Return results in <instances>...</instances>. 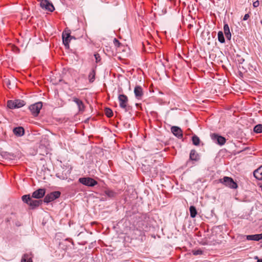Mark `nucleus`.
I'll return each mask as SVG.
<instances>
[{"instance_id":"a211bd4d","label":"nucleus","mask_w":262,"mask_h":262,"mask_svg":"<svg viewBox=\"0 0 262 262\" xmlns=\"http://www.w3.org/2000/svg\"><path fill=\"white\" fill-rule=\"evenodd\" d=\"M189 157L191 160L197 161L199 159V156L195 150H191Z\"/></svg>"},{"instance_id":"f03ea898","label":"nucleus","mask_w":262,"mask_h":262,"mask_svg":"<svg viewBox=\"0 0 262 262\" xmlns=\"http://www.w3.org/2000/svg\"><path fill=\"white\" fill-rule=\"evenodd\" d=\"M220 181L225 186L230 188L235 189L237 187V184L235 182H234V181L231 178L228 177H225L223 179H220Z\"/></svg>"},{"instance_id":"4be33fe9","label":"nucleus","mask_w":262,"mask_h":262,"mask_svg":"<svg viewBox=\"0 0 262 262\" xmlns=\"http://www.w3.org/2000/svg\"><path fill=\"white\" fill-rule=\"evenodd\" d=\"M240 86V91H244L247 90L249 87V85L248 83H239Z\"/></svg>"},{"instance_id":"9d476101","label":"nucleus","mask_w":262,"mask_h":262,"mask_svg":"<svg viewBox=\"0 0 262 262\" xmlns=\"http://www.w3.org/2000/svg\"><path fill=\"white\" fill-rule=\"evenodd\" d=\"M46 190L43 188H40L34 191L32 196L35 199L42 198L45 194Z\"/></svg>"},{"instance_id":"aec40b11","label":"nucleus","mask_w":262,"mask_h":262,"mask_svg":"<svg viewBox=\"0 0 262 262\" xmlns=\"http://www.w3.org/2000/svg\"><path fill=\"white\" fill-rule=\"evenodd\" d=\"M190 216L192 218H194L196 216L197 214V211L195 207L193 206H191L189 208Z\"/></svg>"},{"instance_id":"f257e3e1","label":"nucleus","mask_w":262,"mask_h":262,"mask_svg":"<svg viewBox=\"0 0 262 262\" xmlns=\"http://www.w3.org/2000/svg\"><path fill=\"white\" fill-rule=\"evenodd\" d=\"M25 105L24 100L16 99L14 100H9L7 102V106L11 109L18 108L23 107Z\"/></svg>"},{"instance_id":"4c0bfd02","label":"nucleus","mask_w":262,"mask_h":262,"mask_svg":"<svg viewBox=\"0 0 262 262\" xmlns=\"http://www.w3.org/2000/svg\"><path fill=\"white\" fill-rule=\"evenodd\" d=\"M11 83H7V87L9 89H11V87H10V85H11Z\"/></svg>"},{"instance_id":"a878e982","label":"nucleus","mask_w":262,"mask_h":262,"mask_svg":"<svg viewBox=\"0 0 262 262\" xmlns=\"http://www.w3.org/2000/svg\"><path fill=\"white\" fill-rule=\"evenodd\" d=\"M21 262H32V260L28 254H25L21 259Z\"/></svg>"},{"instance_id":"dca6fc26","label":"nucleus","mask_w":262,"mask_h":262,"mask_svg":"<svg viewBox=\"0 0 262 262\" xmlns=\"http://www.w3.org/2000/svg\"><path fill=\"white\" fill-rule=\"evenodd\" d=\"M224 32L226 37L228 40H230L231 38V34L230 32V29L228 24H225L224 26Z\"/></svg>"},{"instance_id":"0eeeda50","label":"nucleus","mask_w":262,"mask_h":262,"mask_svg":"<svg viewBox=\"0 0 262 262\" xmlns=\"http://www.w3.org/2000/svg\"><path fill=\"white\" fill-rule=\"evenodd\" d=\"M118 100L120 107L124 109L125 111H127L128 100L127 97L124 94H120L118 96Z\"/></svg>"},{"instance_id":"423d86ee","label":"nucleus","mask_w":262,"mask_h":262,"mask_svg":"<svg viewBox=\"0 0 262 262\" xmlns=\"http://www.w3.org/2000/svg\"><path fill=\"white\" fill-rule=\"evenodd\" d=\"M42 103L41 102H38L31 105L29 106V110H30L33 115L36 116L38 115L40 110L42 108Z\"/></svg>"},{"instance_id":"39448f33","label":"nucleus","mask_w":262,"mask_h":262,"mask_svg":"<svg viewBox=\"0 0 262 262\" xmlns=\"http://www.w3.org/2000/svg\"><path fill=\"white\" fill-rule=\"evenodd\" d=\"M60 195V192L58 191L51 192L45 196L43 202L46 203H49L58 198Z\"/></svg>"},{"instance_id":"2f4dec72","label":"nucleus","mask_w":262,"mask_h":262,"mask_svg":"<svg viewBox=\"0 0 262 262\" xmlns=\"http://www.w3.org/2000/svg\"><path fill=\"white\" fill-rule=\"evenodd\" d=\"M163 60H164V61H161V62H162V65H163L165 68L168 67V66H169V65H168V60H167V59L163 58Z\"/></svg>"},{"instance_id":"c9c22d12","label":"nucleus","mask_w":262,"mask_h":262,"mask_svg":"<svg viewBox=\"0 0 262 262\" xmlns=\"http://www.w3.org/2000/svg\"><path fill=\"white\" fill-rule=\"evenodd\" d=\"M249 17H250V16H249V14H246L244 16L243 20H246L249 18Z\"/></svg>"},{"instance_id":"6ab92c4d","label":"nucleus","mask_w":262,"mask_h":262,"mask_svg":"<svg viewBox=\"0 0 262 262\" xmlns=\"http://www.w3.org/2000/svg\"><path fill=\"white\" fill-rule=\"evenodd\" d=\"M41 203L42 201L41 200H34L31 199L29 203V205L32 207H36L39 206Z\"/></svg>"},{"instance_id":"2eb2a0df","label":"nucleus","mask_w":262,"mask_h":262,"mask_svg":"<svg viewBox=\"0 0 262 262\" xmlns=\"http://www.w3.org/2000/svg\"><path fill=\"white\" fill-rule=\"evenodd\" d=\"M13 132L14 134L18 137H21L24 134V129L22 127H15Z\"/></svg>"},{"instance_id":"9b49d317","label":"nucleus","mask_w":262,"mask_h":262,"mask_svg":"<svg viewBox=\"0 0 262 262\" xmlns=\"http://www.w3.org/2000/svg\"><path fill=\"white\" fill-rule=\"evenodd\" d=\"M171 131L172 134L179 138H181L183 137V133L182 129L176 126H172L171 127Z\"/></svg>"},{"instance_id":"cd10ccee","label":"nucleus","mask_w":262,"mask_h":262,"mask_svg":"<svg viewBox=\"0 0 262 262\" xmlns=\"http://www.w3.org/2000/svg\"><path fill=\"white\" fill-rule=\"evenodd\" d=\"M31 198L29 195H24L22 196L23 201L29 205V203L30 202Z\"/></svg>"},{"instance_id":"c756f323","label":"nucleus","mask_w":262,"mask_h":262,"mask_svg":"<svg viewBox=\"0 0 262 262\" xmlns=\"http://www.w3.org/2000/svg\"><path fill=\"white\" fill-rule=\"evenodd\" d=\"M105 115L107 116V117H111L113 116V111L110 108H106L105 110Z\"/></svg>"},{"instance_id":"ddd939ff","label":"nucleus","mask_w":262,"mask_h":262,"mask_svg":"<svg viewBox=\"0 0 262 262\" xmlns=\"http://www.w3.org/2000/svg\"><path fill=\"white\" fill-rule=\"evenodd\" d=\"M246 239L248 241H258L262 239V233L261 234L247 235Z\"/></svg>"},{"instance_id":"f704fd0d","label":"nucleus","mask_w":262,"mask_h":262,"mask_svg":"<svg viewBox=\"0 0 262 262\" xmlns=\"http://www.w3.org/2000/svg\"><path fill=\"white\" fill-rule=\"evenodd\" d=\"M259 5V3L258 1H256L253 3V6L254 7L256 8Z\"/></svg>"},{"instance_id":"ea45409f","label":"nucleus","mask_w":262,"mask_h":262,"mask_svg":"<svg viewBox=\"0 0 262 262\" xmlns=\"http://www.w3.org/2000/svg\"><path fill=\"white\" fill-rule=\"evenodd\" d=\"M72 39H76V38H75V37L73 36V37H72L71 38H69L70 41Z\"/></svg>"},{"instance_id":"412c9836","label":"nucleus","mask_w":262,"mask_h":262,"mask_svg":"<svg viewBox=\"0 0 262 262\" xmlns=\"http://www.w3.org/2000/svg\"><path fill=\"white\" fill-rule=\"evenodd\" d=\"M105 194L110 198H114L116 195V193L111 189H107L104 191Z\"/></svg>"},{"instance_id":"e433bc0d","label":"nucleus","mask_w":262,"mask_h":262,"mask_svg":"<svg viewBox=\"0 0 262 262\" xmlns=\"http://www.w3.org/2000/svg\"><path fill=\"white\" fill-rule=\"evenodd\" d=\"M254 259H257V262H262V259H258V256L254 257Z\"/></svg>"},{"instance_id":"473e14b6","label":"nucleus","mask_w":262,"mask_h":262,"mask_svg":"<svg viewBox=\"0 0 262 262\" xmlns=\"http://www.w3.org/2000/svg\"><path fill=\"white\" fill-rule=\"evenodd\" d=\"M113 42H114V45L116 47H119L121 44L120 42L116 38L114 39Z\"/></svg>"},{"instance_id":"6e6552de","label":"nucleus","mask_w":262,"mask_h":262,"mask_svg":"<svg viewBox=\"0 0 262 262\" xmlns=\"http://www.w3.org/2000/svg\"><path fill=\"white\" fill-rule=\"evenodd\" d=\"M62 37L63 44L66 48H69L70 42L69 38L73 37V36L70 35V30H64L62 33Z\"/></svg>"},{"instance_id":"bb28decb","label":"nucleus","mask_w":262,"mask_h":262,"mask_svg":"<svg viewBox=\"0 0 262 262\" xmlns=\"http://www.w3.org/2000/svg\"><path fill=\"white\" fill-rule=\"evenodd\" d=\"M239 83H233L232 84V86H231L232 89L236 91V92H239V91H240V86H239Z\"/></svg>"},{"instance_id":"b1692460","label":"nucleus","mask_w":262,"mask_h":262,"mask_svg":"<svg viewBox=\"0 0 262 262\" xmlns=\"http://www.w3.org/2000/svg\"><path fill=\"white\" fill-rule=\"evenodd\" d=\"M253 130L256 133H262V124H259L255 126Z\"/></svg>"},{"instance_id":"1a4fd4ad","label":"nucleus","mask_w":262,"mask_h":262,"mask_svg":"<svg viewBox=\"0 0 262 262\" xmlns=\"http://www.w3.org/2000/svg\"><path fill=\"white\" fill-rule=\"evenodd\" d=\"M212 140L216 143L223 145L225 143L226 139L224 137L214 134L211 135Z\"/></svg>"},{"instance_id":"5701e85b","label":"nucleus","mask_w":262,"mask_h":262,"mask_svg":"<svg viewBox=\"0 0 262 262\" xmlns=\"http://www.w3.org/2000/svg\"><path fill=\"white\" fill-rule=\"evenodd\" d=\"M218 40L221 43L225 42V38L222 31H219L217 34Z\"/></svg>"},{"instance_id":"7ed1b4c3","label":"nucleus","mask_w":262,"mask_h":262,"mask_svg":"<svg viewBox=\"0 0 262 262\" xmlns=\"http://www.w3.org/2000/svg\"><path fill=\"white\" fill-rule=\"evenodd\" d=\"M40 2V7L45 10L53 12L55 8L52 3L48 0H37Z\"/></svg>"},{"instance_id":"a19ab883","label":"nucleus","mask_w":262,"mask_h":262,"mask_svg":"<svg viewBox=\"0 0 262 262\" xmlns=\"http://www.w3.org/2000/svg\"><path fill=\"white\" fill-rule=\"evenodd\" d=\"M261 24L262 25V20L260 21Z\"/></svg>"},{"instance_id":"c85d7f7f","label":"nucleus","mask_w":262,"mask_h":262,"mask_svg":"<svg viewBox=\"0 0 262 262\" xmlns=\"http://www.w3.org/2000/svg\"><path fill=\"white\" fill-rule=\"evenodd\" d=\"M95 73L94 70L92 71L89 75V78L90 82H93L95 80Z\"/></svg>"},{"instance_id":"20e7f679","label":"nucleus","mask_w":262,"mask_h":262,"mask_svg":"<svg viewBox=\"0 0 262 262\" xmlns=\"http://www.w3.org/2000/svg\"><path fill=\"white\" fill-rule=\"evenodd\" d=\"M78 181L84 185L90 187H93L97 184L96 181L90 177L80 178Z\"/></svg>"},{"instance_id":"4468645a","label":"nucleus","mask_w":262,"mask_h":262,"mask_svg":"<svg viewBox=\"0 0 262 262\" xmlns=\"http://www.w3.org/2000/svg\"><path fill=\"white\" fill-rule=\"evenodd\" d=\"M253 175L256 179L262 180V166L254 171Z\"/></svg>"},{"instance_id":"f8f14e48","label":"nucleus","mask_w":262,"mask_h":262,"mask_svg":"<svg viewBox=\"0 0 262 262\" xmlns=\"http://www.w3.org/2000/svg\"><path fill=\"white\" fill-rule=\"evenodd\" d=\"M73 101L77 104L79 111H83L84 110V105L83 102L76 97L73 98Z\"/></svg>"},{"instance_id":"7c9ffc66","label":"nucleus","mask_w":262,"mask_h":262,"mask_svg":"<svg viewBox=\"0 0 262 262\" xmlns=\"http://www.w3.org/2000/svg\"><path fill=\"white\" fill-rule=\"evenodd\" d=\"M192 252L194 255H201L203 253V251L201 249L192 250Z\"/></svg>"},{"instance_id":"f3484780","label":"nucleus","mask_w":262,"mask_h":262,"mask_svg":"<svg viewBox=\"0 0 262 262\" xmlns=\"http://www.w3.org/2000/svg\"><path fill=\"white\" fill-rule=\"evenodd\" d=\"M134 93L137 98H140L143 95V91L142 88L139 86H136L134 89Z\"/></svg>"},{"instance_id":"393cba45","label":"nucleus","mask_w":262,"mask_h":262,"mask_svg":"<svg viewBox=\"0 0 262 262\" xmlns=\"http://www.w3.org/2000/svg\"><path fill=\"white\" fill-rule=\"evenodd\" d=\"M192 141L193 144L194 145H199V144H200V139L196 135H194V136H192Z\"/></svg>"},{"instance_id":"72a5a7b5","label":"nucleus","mask_w":262,"mask_h":262,"mask_svg":"<svg viewBox=\"0 0 262 262\" xmlns=\"http://www.w3.org/2000/svg\"><path fill=\"white\" fill-rule=\"evenodd\" d=\"M94 56H95V58L96 59V61L97 62H98V61H99L100 60V56L98 54H95L94 55Z\"/></svg>"},{"instance_id":"58836bf2","label":"nucleus","mask_w":262,"mask_h":262,"mask_svg":"<svg viewBox=\"0 0 262 262\" xmlns=\"http://www.w3.org/2000/svg\"><path fill=\"white\" fill-rule=\"evenodd\" d=\"M118 92H119V93H122V88H118Z\"/></svg>"}]
</instances>
